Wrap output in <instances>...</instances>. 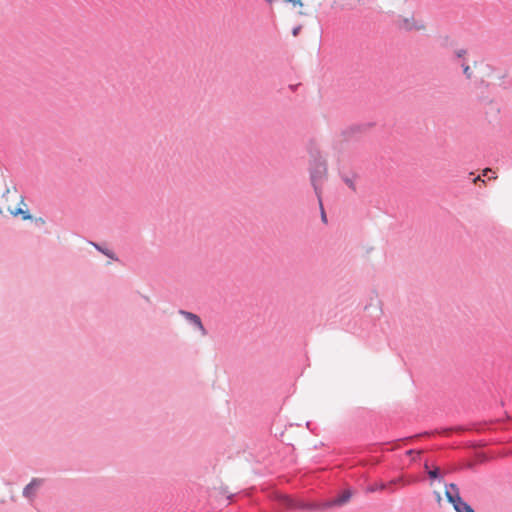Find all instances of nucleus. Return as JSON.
Returning a JSON list of instances; mask_svg holds the SVG:
<instances>
[{
  "label": "nucleus",
  "instance_id": "obj_5",
  "mask_svg": "<svg viewBox=\"0 0 512 512\" xmlns=\"http://www.w3.org/2000/svg\"><path fill=\"white\" fill-rule=\"evenodd\" d=\"M43 483L42 479L39 478H33L29 484H27L23 489V496L27 499H33L38 491V489L41 487Z\"/></svg>",
  "mask_w": 512,
  "mask_h": 512
},
{
  "label": "nucleus",
  "instance_id": "obj_12",
  "mask_svg": "<svg viewBox=\"0 0 512 512\" xmlns=\"http://www.w3.org/2000/svg\"><path fill=\"white\" fill-rule=\"evenodd\" d=\"M461 66H462V68H463V73H464V75L466 76V78H467V79H471V77H472V71H471V69H470V66H469V65H467V64H466V63H464V62L461 64Z\"/></svg>",
  "mask_w": 512,
  "mask_h": 512
},
{
  "label": "nucleus",
  "instance_id": "obj_3",
  "mask_svg": "<svg viewBox=\"0 0 512 512\" xmlns=\"http://www.w3.org/2000/svg\"><path fill=\"white\" fill-rule=\"evenodd\" d=\"M445 496L456 512H474V509L460 496V491L456 484L450 483L445 485Z\"/></svg>",
  "mask_w": 512,
  "mask_h": 512
},
{
  "label": "nucleus",
  "instance_id": "obj_7",
  "mask_svg": "<svg viewBox=\"0 0 512 512\" xmlns=\"http://www.w3.org/2000/svg\"><path fill=\"white\" fill-rule=\"evenodd\" d=\"M341 178L342 180L345 182V184L350 188L352 189L353 191L356 190V185H355V175L352 174L351 176L349 175H345V174H341Z\"/></svg>",
  "mask_w": 512,
  "mask_h": 512
},
{
  "label": "nucleus",
  "instance_id": "obj_6",
  "mask_svg": "<svg viewBox=\"0 0 512 512\" xmlns=\"http://www.w3.org/2000/svg\"><path fill=\"white\" fill-rule=\"evenodd\" d=\"M424 468L427 472V475L430 479L432 480H437L439 482H442L443 481V476L441 474V471L439 469V467H435L433 469H429V466H428V463L426 462L425 465H424Z\"/></svg>",
  "mask_w": 512,
  "mask_h": 512
},
{
  "label": "nucleus",
  "instance_id": "obj_16",
  "mask_svg": "<svg viewBox=\"0 0 512 512\" xmlns=\"http://www.w3.org/2000/svg\"><path fill=\"white\" fill-rule=\"evenodd\" d=\"M466 53H467L466 49H463V48L457 49L455 51V56L460 59V58H463L466 55Z\"/></svg>",
  "mask_w": 512,
  "mask_h": 512
},
{
  "label": "nucleus",
  "instance_id": "obj_9",
  "mask_svg": "<svg viewBox=\"0 0 512 512\" xmlns=\"http://www.w3.org/2000/svg\"><path fill=\"white\" fill-rule=\"evenodd\" d=\"M92 245L101 253H103L104 255H106L107 257L113 259V260H117V257L115 256V254L107 249V248H103L101 245L97 244V243H92Z\"/></svg>",
  "mask_w": 512,
  "mask_h": 512
},
{
  "label": "nucleus",
  "instance_id": "obj_13",
  "mask_svg": "<svg viewBox=\"0 0 512 512\" xmlns=\"http://www.w3.org/2000/svg\"><path fill=\"white\" fill-rule=\"evenodd\" d=\"M420 453H421L420 451H416V450H412V449L408 450L406 452V454L411 457L412 461H416L417 458L420 456Z\"/></svg>",
  "mask_w": 512,
  "mask_h": 512
},
{
  "label": "nucleus",
  "instance_id": "obj_15",
  "mask_svg": "<svg viewBox=\"0 0 512 512\" xmlns=\"http://www.w3.org/2000/svg\"><path fill=\"white\" fill-rule=\"evenodd\" d=\"M318 201H319V205H320V209H321V219H322V221L324 223H326L327 222V217H326V213H325L324 208H323L322 199L320 198V200H318Z\"/></svg>",
  "mask_w": 512,
  "mask_h": 512
},
{
  "label": "nucleus",
  "instance_id": "obj_1",
  "mask_svg": "<svg viewBox=\"0 0 512 512\" xmlns=\"http://www.w3.org/2000/svg\"><path fill=\"white\" fill-rule=\"evenodd\" d=\"M352 497L351 490L347 489L343 491L339 496L323 501V502H309V501H297L294 503L293 500L287 499V505L290 508H296L305 511L311 512H322L333 507H341L348 503L350 498Z\"/></svg>",
  "mask_w": 512,
  "mask_h": 512
},
{
  "label": "nucleus",
  "instance_id": "obj_11",
  "mask_svg": "<svg viewBox=\"0 0 512 512\" xmlns=\"http://www.w3.org/2000/svg\"><path fill=\"white\" fill-rule=\"evenodd\" d=\"M413 481L412 480H408V481H405L404 478L402 476L400 477H397V478H394L392 479L388 484V487L392 486V485H398V483H403V484H410L412 483Z\"/></svg>",
  "mask_w": 512,
  "mask_h": 512
},
{
  "label": "nucleus",
  "instance_id": "obj_14",
  "mask_svg": "<svg viewBox=\"0 0 512 512\" xmlns=\"http://www.w3.org/2000/svg\"><path fill=\"white\" fill-rule=\"evenodd\" d=\"M484 176L488 177L489 179H495L496 175L495 172H493L491 169L487 168L484 170Z\"/></svg>",
  "mask_w": 512,
  "mask_h": 512
},
{
  "label": "nucleus",
  "instance_id": "obj_4",
  "mask_svg": "<svg viewBox=\"0 0 512 512\" xmlns=\"http://www.w3.org/2000/svg\"><path fill=\"white\" fill-rule=\"evenodd\" d=\"M179 314L183 316L189 324H191L194 328L199 330L202 336L207 335L208 332L204 327L201 318L198 315L182 309L179 310Z\"/></svg>",
  "mask_w": 512,
  "mask_h": 512
},
{
  "label": "nucleus",
  "instance_id": "obj_10",
  "mask_svg": "<svg viewBox=\"0 0 512 512\" xmlns=\"http://www.w3.org/2000/svg\"><path fill=\"white\" fill-rule=\"evenodd\" d=\"M14 216L22 215L24 220L32 219V215L26 210H22L21 208L16 209L11 212Z\"/></svg>",
  "mask_w": 512,
  "mask_h": 512
},
{
  "label": "nucleus",
  "instance_id": "obj_8",
  "mask_svg": "<svg viewBox=\"0 0 512 512\" xmlns=\"http://www.w3.org/2000/svg\"><path fill=\"white\" fill-rule=\"evenodd\" d=\"M385 489H388V484L386 483H375L372 485H369L366 489L368 493H374L376 491H383Z\"/></svg>",
  "mask_w": 512,
  "mask_h": 512
},
{
  "label": "nucleus",
  "instance_id": "obj_18",
  "mask_svg": "<svg viewBox=\"0 0 512 512\" xmlns=\"http://www.w3.org/2000/svg\"><path fill=\"white\" fill-rule=\"evenodd\" d=\"M286 2H291L294 5H300V6L303 5L301 0H286Z\"/></svg>",
  "mask_w": 512,
  "mask_h": 512
},
{
  "label": "nucleus",
  "instance_id": "obj_2",
  "mask_svg": "<svg viewBox=\"0 0 512 512\" xmlns=\"http://www.w3.org/2000/svg\"><path fill=\"white\" fill-rule=\"evenodd\" d=\"M310 181L314 188L315 194L320 200L321 186L327 176V165L326 161L321 157L319 153L312 154V160L309 165Z\"/></svg>",
  "mask_w": 512,
  "mask_h": 512
},
{
  "label": "nucleus",
  "instance_id": "obj_17",
  "mask_svg": "<svg viewBox=\"0 0 512 512\" xmlns=\"http://www.w3.org/2000/svg\"><path fill=\"white\" fill-rule=\"evenodd\" d=\"M301 28H302L301 26L294 27L293 30H292L293 36H297L300 33Z\"/></svg>",
  "mask_w": 512,
  "mask_h": 512
}]
</instances>
